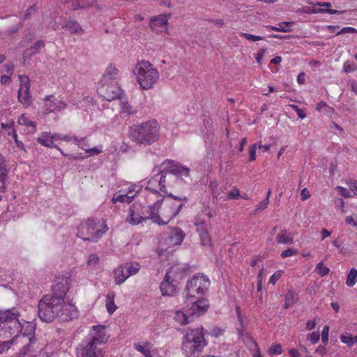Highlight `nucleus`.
<instances>
[{
	"label": "nucleus",
	"instance_id": "obj_1",
	"mask_svg": "<svg viewBox=\"0 0 357 357\" xmlns=\"http://www.w3.org/2000/svg\"><path fill=\"white\" fill-rule=\"evenodd\" d=\"M70 280L62 278L52 285L51 292L44 295L38 301V314L43 322L51 323L56 319L61 321H70L78 318L77 307L65 301L70 289Z\"/></svg>",
	"mask_w": 357,
	"mask_h": 357
},
{
	"label": "nucleus",
	"instance_id": "obj_2",
	"mask_svg": "<svg viewBox=\"0 0 357 357\" xmlns=\"http://www.w3.org/2000/svg\"><path fill=\"white\" fill-rule=\"evenodd\" d=\"M129 137L135 142L150 145L159 139V126L156 121L151 120L130 128Z\"/></svg>",
	"mask_w": 357,
	"mask_h": 357
},
{
	"label": "nucleus",
	"instance_id": "obj_3",
	"mask_svg": "<svg viewBox=\"0 0 357 357\" xmlns=\"http://www.w3.org/2000/svg\"><path fill=\"white\" fill-rule=\"evenodd\" d=\"M24 324L33 328L30 323L23 320L20 313L15 308L0 312V329L1 331H3V335H20V334H22Z\"/></svg>",
	"mask_w": 357,
	"mask_h": 357
},
{
	"label": "nucleus",
	"instance_id": "obj_4",
	"mask_svg": "<svg viewBox=\"0 0 357 357\" xmlns=\"http://www.w3.org/2000/svg\"><path fill=\"white\" fill-rule=\"evenodd\" d=\"M202 330L201 327L186 331L182 342V351L186 357H197L206 345Z\"/></svg>",
	"mask_w": 357,
	"mask_h": 357
},
{
	"label": "nucleus",
	"instance_id": "obj_5",
	"mask_svg": "<svg viewBox=\"0 0 357 357\" xmlns=\"http://www.w3.org/2000/svg\"><path fill=\"white\" fill-rule=\"evenodd\" d=\"M134 72L140 87L144 90L151 89L159 78L157 69L149 61L138 62Z\"/></svg>",
	"mask_w": 357,
	"mask_h": 357
},
{
	"label": "nucleus",
	"instance_id": "obj_6",
	"mask_svg": "<svg viewBox=\"0 0 357 357\" xmlns=\"http://www.w3.org/2000/svg\"><path fill=\"white\" fill-rule=\"evenodd\" d=\"M107 230L106 224H103L101 228H98L95 220L88 219L80 224L77 236L84 241L97 242Z\"/></svg>",
	"mask_w": 357,
	"mask_h": 357
},
{
	"label": "nucleus",
	"instance_id": "obj_7",
	"mask_svg": "<svg viewBox=\"0 0 357 357\" xmlns=\"http://www.w3.org/2000/svg\"><path fill=\"white\" fill-rule=\"evenodd\" d=\"M15 342L24 344L22 349L18 353L17 357H36V351L32 347L34 340L26 333H23L21 335L16 337L13 336L11 340L0 342V354L7 351L11 344Z\"/></svg>",
	"mask_w": 357,
	"mask_h": 357
},
{
	"label": "nucleus",
	"instance_id": "obj_8",
	"mask_svg": "<svg viewBox=\"0 0 357 357\" xmlns=\"http://www.w3.org/2000/svg\"><path fill=\"white\" fill-rule=\"evenodd\" d=\"M210 286V280L206 275L197 274L188 280L185 291L187 298L204 295Z\"/></svg>",
	"mask_w": 357,
	"mask_h": 357
},
{
	"label": "nucleus",
	"instance_id": "obj_9",
	"mask_svg": "<svg viewBox=\"0 0 357 357\" xmlns=\"http://www.w3.org/2000/svg\"><path fill=\"white\" fill-rule=\"evenodd\" d=\"M178 269L176 266H172L167 270L160 287L162 296H173L177 293L178 287L174 284V274Z\"/></svg>",
	"mask_w": 357,
	"mask_h": 357
},
{
	"label": "nucleus",
	"instance_id": "obj_10",
	"mask_svg": "<svg viewBox=\"0 0 357 357\" xmlns=\"http://www.w3.org/2000/svg\"><path fill=\"white\" fill-rule=\"evenodd\" d=\"M20 82V89L17 92V100L25 107H29L32 104V97L30 93V80L27 76L19 75Z\"/></svg>",
	"mask_w": 357,
	"mask_h": 357
},
{
	"label": "nucleus",
	"instance_id": "obj_11",
	"mask_svg": "<svg viewBox=\"0 0 357 357\" xmlns=\"http://www.w3.org/2000/svg\"><path fill=\"white\" fill-rule=\"evenodd\" d=\"M99 93L102 98L108 101H112L116 98L121 100L122 91L116 83L109 84H101L99 89Z\"/></svg>",
	"mask_w": 357,
	"mask_h": 357
},
{
	"label": "nucleus",
	"instance_id": "obj_12",
	"mask_svg": "<svg viewBox=\"0 0 357 357\" xmlns=\"http://www.w3.org/2000/svg\"><path fill=\"white\" fill-rule=\"evenodd\" d=\"M100 345L89 341L86 345L77 349V357H102V349Z\"/></svg>",
	"mask_w": 357,
	"mask_h": 357
},
{
	"label": "nucleus",
	"instance_id": "obj_13",
	"mask_svg": "<svg viewBox=\"0 0 357 357\" xmlns=\"http://www.w3.org/2000/svg\"><path fill=\"white\" fill-rule=\"evenodd\" d=\"M170 164L168 167H165V174H171L176 176L188 177L190 176V168L183 166L178 162H175L174 160H166L162 162V165Z\"/></svg>",
	"mask_w": 357,
	"mask_h": 357
},
{
	"label": "nucleus",
	"instance_id": "obj_14",
	"mask_svg": "<svg viewBox=\"0 0 357 357\" xmlns=\"http://www.w3.org/2000/svg\"><path fill=\"white\" fill-rule=\"evenodd\" d=\"M89 337L90 341L100 346L105 344L107 340L105 326L102 325L93 326L89 334Z\"/></svg>",
	"mask_w": 357,
	"mask_h": 357
},
{
	"label": "nucleus",
	"instance_id": "obj_15",
	"mask_svg": "<svg viewBox=\"0 0 357 357\" xmlns=\"http://www.w3.org/2000/svg\"><path fill=\"white\" fill-rule=\"evenodd\" d=\"M142 209L143 206L141 204H132L129 209V214L126 218V221L132 225H137L146 220L145 216L141 215L140 213V211Z\"/></svg>",
	"mask_w": 357,
	"mask_h": 357
},
{
	"label": "nucleus",
	"instance_id": "obj_16",
	"mask_svg": "<svg viewBox=\"0 0 357 357\" xmlns=\"http://www.w3.org/2000/svg\"><path fill=\"white\" fill-rule=\"evenodd\" d=\"M44 100V108L48 113L64 109L67 105L65 102L54 98L53 96H46Z\"/></svg>",
	"mask_w": 357,
	"mask_h": 357
},
{
	"label": "nucleus",
	"instance_id": "obj_17",
	"mask_svg": "<svg viewBox=\"0 0 357 357\" xmlns=\"http://www.w3.org/2000/svg\"><path fill=\"white\" fill-rule=\"evenodd\" d=\"M163 201L158 200L153 205L149 206V215L145 216V220L151 219L153 222L160 225H167V221H164L162 218L158 215L159 209L161 207V204Z\"/></svg>",
	"mask_w": 357,
	"mask_h": 357
},
{
	"label": "nucleus",
	"instance_id": "obj_18",
	"mask_svg": "<svg viewBox=\"0 0 357 357\" xmlns=\"http://www.w3.org/2000/svg\"><path fill=\"white\" fill-rule=\"evenodd\" d=\"M208 306L209 304L207 300L197 299L192 302L191 307L188 309V313L190 315L199 317L207 311Z\"/></svg>",
	"mask_w": 357,
	"mask_h": 357
},
{
	"label": "nucleus",
	"instance_id": "obj_19",
	"mask_svg": "<svg viewBox=\"0 0 357 357\" xmlns=\"http://www.w3.org/2000/svg\"><path fill=\"white\" fill-rule=\"evenodd\" d=\"M119 71L113 64H109L105 69L100 81L101 84H109L116 83L119 77Z\"/></svg>",
	"mask_w": 357,
	"mask_h": 357
},
{
	"label": "nucleus",
	"instance_id": "obj_20",
	"mask_svg": "<svg viewBox=\"0 0 357 357\" xmlns=\"http://www.w3.org/2000/svg\"><path fill=\"white\" fill-rule=\"evenodd\" d=\"M62 27L71 34H83L84 33L81 25L75 20H65Z\"/></svg>",
	"mask_w": 357,
	"mask_h": 357
},
{
	"label": "nucleus",
	"instance_id": "obj_21",
	"mask_svg": "<svg viewBox=\"0 0 357 357\" xmlns=\"http://www.w3.org/2000/svg\"><path fill=\"white\" fill-rule=\"evenodd\" d=\"M8 170L6 169L5 159L0 153V192H3L6 189V181L8 178Z\"/></svg>",
	"mask_w": 357,
	"mask_h": 357
},
{
	"label": "nucleus",
	"instance_id": "obj_22",
	"mask_svg": "<svg viewBox=\"0 0 357 357\" xmlns=\"http://www.w3.org/2000/svg\"><path fill=\"white\" fill-rule=\"evenodd\" d=\"M114 282L116 285L123 283L128 278L126 268L123 264L119 266L114 271Z\"/></svg>",
	"mask_w": 357,
	"mask_h": 357
},
{
	"label": "nucleus",
	"instance_id": "obj_23",
	"mask_svg": "<svg viewBox=\"0 0 357 357\" xmlns=\"http://www.w3.org/2000/svg\"><path fill=\"white\" fill-rule=\"evenodd\" d=\"M37 142L40 144L48 147V148H54L56 146L54 144L52 139V133L44 132H42L39 137L36 139Z\"/></svg>",
	"mask_w": 357,
	"mask_h": 357
},
{
	"label": "nucleus",
	"instance_id": "obj_24",
	"mask_svg": "<svg viewBox=\"0 0 357 357\" xmlns=\"http://www.w3.org/2000/svg\"><path fill=\"white\" fill-rule=\"evenodd\" d=\"M96 0H71L69 3L70 8L75 10L77 9H85L94 4Z\"/></svg>",
	"mask_w": 357,
	"mask_h": 357
},
{
	"label": "nucleus",
	"instance_id": "obj_25",
	"mask_svg": "<svg viewBox=\"0 0 357 357\" xmlns=\"http://www.w3.org/2000/svg\"><path fill=\"white\" fill-rule=\"evenodd\" d=\"M183 207V204H180L177 206L176 208H173L172 211H169L167 208H164L162 215L163 220L167 221V224L174 218H175L181 211Z\"/></svg>",
	"mask_w": 357,
	"mask_h": 357
},
{
	"label": "nucleus",
	"instance_id": "obj_26",
	"mask_svg": "<svg viewBox=\"0 0 357 357\" xmlns=\"http://www.w3.org/2000/svg\"><path fill=\"white\" fill-rule=\"evenodd\" d=\"M277 242L279 244H292L293 236L291 234L287 229H282L277 235Z\"/></svg>",
	"mask_w": 357,
	"mask_h": 357
},
{
	"label": "nucleus",
	"instance_id": "obj_27",
	"mask_svg": "<svg viewBox=\"0 0 357 357\" xmlns=\"http://www.w3.org/2000/svg\"><path fill=\"white\" fill-rule=\"evenodd\" d=\"M121 191L116 192L112 199V202L113 204L120 203H130L134 199L135 195H128V193H120Z\"/></svg>",
	"mask_w": 357,
	"mask_h": 357
},
{
	"label": "nucleus",
	"instance_id": "obj_28",
	"mask_svg": "<svg viewBox=\"0 0 357 357\" xmlns=\"http://www.w3.org/2000/svg\"><path fill=\"white\" fill-rule=\"evenodd\" d=\"M45 47V42L42 40L36 41L29 48L26 49L24 54L31 56L36 54H38L40 51Z\"/></svg>",
	"mask_w": 357,
	"mask_h": 357
},
{
	"label": "nucleus",
	"instance_id": "obj_29",
	"mask_svg": "<svg viewBox=\"0 0 357 357\" xmlns=\"http://www.w3.org/2000/svg\"><path fill=\"white\" fill-rule=\"evenodd\" d=\"M168 19L166 15H160L151 18L150 22V27L152 30H153L154 26L158 25L160 26L166 25L167 24Z\"/></svg>",
	"mask_w": 357,
	"mask_h": 357
},
{
	"label": "nucleus",
	"instance_id": "obj_30",
	"mask_svg": "<svg viewBox=\"0 0 357 357\" xmlns=\"http://www.w3.org/2000/svg\"><path fill=\"white\" fill-rule=\"evenodd\" d=\"M123 265L126 268V275L128 276V278L131 275L137 274L141 267L140 265L136 262H129Z\"/></svg>",
	"mask_w": 357,
	"mask_h": 357
},
{
	"label": "nucleus",
	"instance_id": "obj_31",
	"mask_svg": "<svg viewBox=\"0 0 357 357\" xmlns=\"http://www.w3.org/2000/svg\"><path fill=\"white\" fill-rule=\"evenodd\" d=\"M194 225L197 227L199 235L208 232V225L205 220L200 218H195Z\"/></svg>",
	"mask_w": 357,
	"mask_h": 357
},
{
	"label": "nucleus",
	"instance_id": "obj_32",
	"mask_svg": "<svg viewBox=\"0 0 357 357\" xmlns=\"http://www.w3.org/2000/svg\"><path fill=\"white\" fill-rule=\"evenodd\" d=\"M298 300V294L294 291H289L285 297L284 307L288 309L295 304Z\"/></svg>",
	"mask_w": 357,
	"mask_h": 357
},
{
	"label": "nucleus",
	"instance_id": "obj_33",
	"mask_svg": "<svg viewBox=\"0 0 357 357\" xmlns=\"http://www.w3.org/2000/svg\"><path fill=\"white\" fill-rule=\"evenodd\" d=\"M340 338L341 342L346 344L349 347H351L353 345L357 344V335L352 336L349 333L341 335Z\"/></svg>",
	"mask_w": 357,
	"mask_h": 357
},
{
	"label": "nucleus",
	"instance_id": "obj_34",
	"mask_svg": "<svg viewBox=\"0 0 357 357\" xmlns=\"http://www.w3.org/2000/svg\"><path fill=\"white\" fill-rule=\"evenodd\" d=\"M114 296L115 294L114 293L109 294L107 296V303H106V307L108 311V312L112 314L117 308L115 303H114Z\"/></svg>",
	"mask_w": 357,
	"mask_h": 357
},
{
	"label": "nucleus",
	"instance_id": "obj_35",
	"mask_svg": "<svg viewBox=\"0 0 357 357\" xmlns=\"http://www.w3.org/2000/svg\"><path fill=\"white\" fill-rule=\"evenodd\" d=\"M357 282V269L352 268L347 276L346 284L351 287Z\"/></svg>",
	"mask_w": 357,
	"mask_h": 357
},
{
	"label": "nucleus",
	"instance_id": "obj_36",
	"mask_svg": "<svg viewBox=\"0 0 357 357\" xmlns=\"http://www.w3.org/2000/svg\"><path fill=\"white\" fill-rule=\"evenodd\" d=\"M121 113L126 116L135 114L132 106L127 101L123 100L122 98L121 100Z\"/></svg>",
	"mask_w": 357,
	"mask_h": 357
},
{
	"label": "nucleus",
	"instance_id": "obj_37",
	"mask_svg": "<svg viewBox=\"0 0 357 357\" xmlns=\"http://www.w3.org/2000/svg\"><path fill=\"white\" fill-rule=\"evenodd\" d=\"M174 319L181 325H185L189 323L187 314L181 310H177L175 312Z\"/></svg>",
	"mask_w": 357,
	"mask_h": 357
},
{
	"label": "nucleus",
	"instance_id": "obj_38",
	"mask_svg": "<svg viewBox=\"0 0 357 357\" xmlns=\"http://www.w3.org/2000/svg\"><path fill=\"white\" fill-rule=\"evenodd\" d=\"M160 179L158 181V184L160 185V190L161 192H165V194H167V192L166 190V185L167 183V174H165V168L160 171Z\"/></svg>",
	"mask_w": 357,
	"mask_h": 357
},
{
	"label": "nucleus",
	"instance_id": "obj_39",
	"mask_svg": "<svg viewBox=\"0 0 357 357\" xmlns=\"http://www.w3.org/2000/svg\"><path fill=\"white\" fill-rule=\"evenodd\" d=\"M72 139L75 141V143L82 149L86 151V149H89V140L86 137L77 139V137H72Z\"/></svg>",
	"mask_w": 357,
	"mask_h": 357
},
{
	"label": "nucleus",
	"instance_id": "obj_40",
	"mask_svg": "<svg viewBox=\"0 0 357 357\" xmlns=\"http://www.w3.org/2000/svg\"><path fill=\"white\" fill-rule=\"evenodd\" d=\"M17 122L20 125L30 126V127H32L34 130H36V123L32 121L29 120L28 118L24 114H22L20 116V117L18 118Z\"/></svg>",
	"mask_w": 357,
	"mask_h": 357
},
{
	"label": "nucleus",
	"instance_id": "obj_41",
	"mask_svg": "<svg viewBox=\"0 0 357 357\" xmlns=\"http://www.w3.org/2000/svg\"><path fill=\"white\" fill-rule=\"evenodd\" d=\"M329 271V268L323 262L318 263L315 267V272L321 277L327 275Z\"/></svg>",
	"mask_w": 357,
	"mask_h": 357
},
{
	"label": "nucleus",
	"instance_id": "obj_42",
	"mask_svg": "<svg viewBox=\"0 0 357 357\" xmlns=\"http://www.w3.org/2000/svg\"><path fill=\"white\" fill-rule=\"evenodd\" d=\"M201 244L203 246H208L211 247L212 245V242L211 239V236L208 234V232H206L205 234H202L199 235Z\"/></svg>",
	"mask_w": 357,
	"mask_h": 357
},
{
	"label": "nucleus",
	"instance_id": "obj_43",
	"mask_svg": "<svg viewBox=\"0 0 357 357\" xmlns=\"http://www.w3.org/2000/svg\"><path fill=\"white\" fill-rule=\"evenodd\" d=\"M37 10V6L36 4H33L29 6L25 11V13L22 17L23 20H29L34 13H36Z\"/></svg>",
	"mask_w": 357,
	"mask_h": 357
},
{
	"label": "nucleus",
	"instance_id": "obj_44",
	"mask_svg": "<svg viewBox=\"0 0 357 357\" xmlns=\"http://www.w3.org/2000/svg\"><path fill=\"white\" fill-rule=\"evenodd\" d=\"M344 11H340L334 9H324V8H319V9H313L312 10V13H329V14H337V13H343Z\"/></svg>",
	"mask_w": 357,
	"mask_h": 357
},
{
	"label": "nucleus",
	"instance_id": "obj_45",
	"mask_svg": "<svg viewBox=\"0 0 357 357\" xmlns=\"http://www.w3.org/2000/svg\"><path fill=\"white\" fill-rule=\"evenodd\" d=\"M282 351V347L280 344H276L274 345H272L268 349V353L271 355H276V354H280Z\"/></svg>",
	"mask_w": 357,
	"mask_h": 357
},
{
	"label": "nucleus",
	"instance_id": "obj_46",
	"mask_svg": "<svg viewBox=\"0 0 357 357\" xmlns=\"http://www.w3.org/2000/svg\"><path fill=\"white\" fill-rule=\"evenodd\" d=\"M241 36L244 37L248 40L253 41V42L263 40L262 37H260L259 36H255V35L250 34V33H241Z\"/></svg>",
	"mask_w": 357,
	"mask_h": 357
},
{
	"label": "nucleus",
	"instance_id": "obj_47",
	"mask_svg": "<svg viewBox=\"0 0 357 357\" xmlns=\"http://www.w3.org/2000/svg\"><path fill=\"white\" fill-rule=\"evenodd\" d=\"M22 26H23L22 22H19L18 24H17L13 26L12 27H10V29H8L6 31V33L8 36H12V35L15 34V33H17Z\"/></svg>",
	"mask_w": 357,
	"mask_h": 357
},
{
	"label": "nucleus",
	"instance_id": "obj_48",
	"mask_svg": "<svg viewBox=\"0 0 357 357\" xmlns=\"http://www.w3.org/2000/svg\"><path fill=\"white\" fill-rule=\"evenodd\" d=\"M298 254V251L294 248H288L281 252L280 256L282 258H287L290 256L296 255Z\"/></svg>",
	"mask_w": 357,
	"mask_h": 357
},
{
	"label": "nucleus",
	"instance_id": "obj_49",
	"mask_svg": "<svg viewBox=\"0 0 357 357\" xmlns=\"http://www.w3.org/2000/svg\"><path fill=\"white\" fill-rule=\"evenodd\" d=\"M283 273L282 271H278L275 272L269 279V282L275 284V282L282 277Z\"/></svg>",
	"mask_w": 357,
	"mask_h": 357
},
{
	"label": "nucleus",
	"instance_id": "obj_50",
	"mask_svg": "<svg viewBox=\"0 0 357 357\" xmlns=\"http://www.w3.org/2000/svg\"><path fill=\"white\" fill-rule=\"evenodd\" d=\"M52 139L53 142L57 140H64V141H70L72 139V137H69L68 136H64L58 133H52Z\"/></svg>",
	"mask_w": 357,
	"mask_h": 357
},
{
	"label": "nucleus",
	"instance_id": "obj_51",
	"mask_svg": "<svg viewBox=\"0 0 357 357\" xmlns=\"http://www.w3.org/2000/svg\"><path fill=\"white\" fill-rule=\"evenodd\" d=\"M167 195L174 200L180 201L181 202V204H183V206L185 204V203H187L188 200V197L185 196H176L172 193H167Z\"/></svg>",
	"mask_w": 357,
	"mask_h": 357
},
{
	"label": "nucleus",
	"instance_id": "obj_52",
	"mask_svg": "<svg viewBox=\"0 0 357 357\" xmlns=\"http://www.w3.org/2000/svg\"><path fill=\"white\" fill-rule=\"evenodd\" d=\"M175 238L176 241V243H181V242L183 241V238L185 237V234L181 229H177L175 232Z\"/></svg>",
	"mask_w": 357,
	"mask_h": 357
},
{
	"label": "nucleus",
	"instance_id": "obj_53",
	"mask_svg": "<svg viewBox=\"0 0 357 357\" xmlns=\"http://www.w3.org/2000/svg\"><path fill=\"white\" fill-rule=\"evenodd\" d=\"M319 337L320 335L318 332H313L308 335L307 339L314 344L319 341Z\"/></svg>",
	"mask_w": 357,
	"mask_h": 357
},
{
	"label": "nucleus",
	"instance_id": "obj_54",
	"mask_svg": "<svg viewBox=\"0 0 357 357\" xmlns=\"http://www.w3.org/2000/svg\"><path fill=\"white\" fill-rule=\"evenodd\" d=\"M328 332H329V327L328 326H325L323 328L322 333H321V339L322 342L325 344L328 343Z\"/></svg>",
	"mask_w": 357,
	"mask_h": 357
},
{
	"label": "nucleus",
	"instance_id": "obj_55",
	"mask_svg": "<svg viewBox=\"0 0 357 357\" xmlns=\"http://www.w3.org/2000/svg\"><path fill=\"white\" fill-rule=\"evenodd\" d=\"M357 32V30L353 27H349V26H347V27H344L342 28L341 30H340L337 33L336 35L337 36H339V35H341V34H344V33H356Z\"/></svg>",
	"mask_w": 357,
	"mask_h": 357
},
{
	"label": "nucleus",
	"instance_id": "obj_56",
	"mask_svg": "<svg viewBox=\"0 0 357 357\" xmlns=\"http://www.w3.org/2000/svg\"><path fill=\"white\" fill-rule=\"evenodd\" d=\"M102 151V146H95L93 148L86 149V152L90 153L91 155H98Z\"/></svg>",
	"mask_w": 357,
	"mask_h": 357
},
{
	"label": "nucleus",
	"instance_id": "obj_57",
	"mask_svg": "<svg viewBox=\"0 0 357 357\" xmlns=\"http://www.w3.org/2000/svg\"><path fill=\"white\" fill-rule=\"evenodd\" d=\"M99 261V258L96 255H91L89 256L88 259V264L89 266H96Z\"/></svg>",
	"mask_w": 357,
	"mask_h": 357
},
{
	"label": "nucleus",
	"instance_id": "obj_58",
	"mask_svg": "<svg viewBox=\"0 0 357 357\" xmlns=\"http://www.w3.org/2000/svg\"><path fill=\"white\" fill-rule=\"evenodd\" d=\"M268 204L269 201H268V199H264L257 204L256 210L263 211L267 208Z\"/></svg>",
	"mask_w": 357,
	"mask_h": 357
},
{
	"label": "nucleus",
	"instance_id": "obj_59",
	"mask_svg": "<svg viewBox=\"0 0 357 357\" xmlns=\"http://www.w3.org/2000/svg\"><path fill=\"white\" fill-rule=\"evenodd\" d=\"M256 150H257V144H252L250 147L249 153H250V160L253 161L256 159Z\"/></svg>",
	"mask_w": 357,
	"mask_h": 357
},
{
	"label": "nucleus",
	"instance_id": "obj_60",
	"mask_svg": "<svg viewBox=\"0 0 357 357\" xmlns=\"http://www.w3.org/2000/svg\"><path fill=\"white\" fill-rule=\"evenodd\" d=\"M239 197V190L236 188H234L228 193V198L233 199H237Z\"/></svg>",
	"mask_w": 357,
	"mask_h": 357
},
{
	"label": "nucleus",
	"instance_id": "obj_61",
	"mask_svg": "<svg viewBox=\"0 0 357 357\" xmlns=\"http://www.w3.org/2000/svg\"><path fill=\"white\" fill-rule=\"evenodd\" d=\"M265 52H266L265 49H261L257 53V54L255 56V59L259 64L261 63V60L264 57Z\"/></svg>",
	"mask_w": 357,
	"mask_h": 357
},
{
	"label": "nucleus",
	"instance_id": "obj_62",
	"mask_svg": "<svg viewBox=\"0 0 357 357\" xmlns=\"http://www.w3.org/2000/svg\"><path fill=\"white\" fill-rule=\"evenodd\" d=\"M14 121L13 119H10L9 120L7 123H2L1 124V126L3 129H5V130H7V129H10V128H13V126H14Z\"/></svg>",
	"mask_w": 357,
	"mask_h": 357
},
{
	"label": "nucleus",
	"instance_id": "obj_63",
	"mask_svg": "<svg viewBox=\"0 0 357 357\" xmlns=\"http://www.w3.org/2000/svg\"><path fill=\"white\" fill-rule=\"evenodd\" d=\"M11 78L10 75H2L0 79V82L2 85H8L10 83Z\"/></svg>",
	"mask_w": 357,
	"mask_h": 357
},
{
	"label": "nucleus",
	"instance_id": "obj_64",
	"mask_svg": "<svg viewBox=\"0 0 357 357\" xmlns=\"http://www.w3.org/2000/svg\"><path fill=\"white\" fill-rule=\"evenodd\" d=\"M301 195V199L303 201L307 199L310 197V194L309 191L307 190V188H304L302 190Z\"/></svg>",
	"mask_w": 357,
	"mask_h": 357
}]
</instances>
